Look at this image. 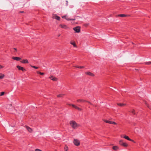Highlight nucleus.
<instances>
[{"mask_svg":"<svg viewBox=\"0 0 151 151\" xmlns=\"http://www.w3.org/2000/svg\"><path fill=\"white\" fill-rule=\"evenodd\" d=\"M4 76V75L2 73H0V79H3Z\"/></svg>","mask_w":151,"mask_h":151,"instance_id":"nucleus-20","label":"nucleus"},{"mask_svg":"<svg viewBox=\"0 0 151 151\" xmlns=\"http://www.w3.org/2000/svg\"><path fill=\"white\" fill-rule=\"evenodd\" d=\"M145 63L146 65H150L151 64V62H147Z\"/></svg>","mask_w":151,"mask_h":151,"instance_id":"nucleus-27","label":"nucleus"},{"mask_svg":"<svg viewBox=\"0 0 151 151\" xmlns=\"http://www.w3.org/2000/svg\"><path fill=\"white\" fill-rule=\"evenodd\" d=\"M129 141H132L134 143H135V142L134 141V140H133L131 139H130V140H129Z\"/></svg>","mask_w":151,"mask_h":151,"instance_id":"nucleus-33","label":"nucleus"},{"mask_svg":"<svg viewBox=\"0 0 151 151\" xmlns=\"http://www.w3.org/2000/svg\"><path fill=\"white\" fill-rule=\"evenodd\" d=\"M85 74L86 75H89L92 76H94V75L92 73L90 72H85Z\"/></svg>","mask_w":151,"mask_h":151,"instance_id":"nucleus-7","label":"nucleus"},{"mask_svg":"<svg viewBox=\"0 0 151 151\" xmlns=\"http://www.w3.org/2000/svg\"><path fill=\"white\" fill-rule=\"evenodd\" d=\"M70 43L71 44V45H72L73 46H74V47H76V43H75V42H70Z\"/></svg>","mask_w":151,"mask_h":151,"instance_id":"nucleus-19","label":"nucleus"},{"mask_svg":"<svg viewBox=\"0 0 151 151\" xmlns=\"http://www.w3.org/2000/svg\"><path fill=\"white\" fill-rule=\"evenodd\" d=\"M64 95V94H60L57 96L58 97H62Z\"/></svg>","mask_w":151,"mask_h":151,"instance_id":"nucleus-22","label":"nucleus"},{"mask_svg":"<svg viewBox=\"0 0 151 151\" xmlns=\"http://www.w3.org/2000/svg\"><path fill=\"white\" fill-rule=\"evenodd\" d=\"M123 137L125 139L128 140H130V139L129 137L127 136H126V135H125V136H124Z\"/></svg>","mask_w":151,"mask_h":151,"instance_id":"nucleus-21","label":"nucleus"},{"mask_svg":"<svg viewBox=\"0 0 151 151\" xmlns=\"http://www.w3.org/2000/svg\"><path fill=\"white\" fill-rule=\"evenodd\" d=\"M146 105L147 106V107H148L149 108H150V109H151V108H150V106H149L148 105V104H146Z\"/></svg>","mask_w":151,"mask_h":151,"instance_id":"nucleus-38","label":"nucleus"},{"mask_svg":"<svg viewBox=\"0 0 151 151\" xmlns=\"http://www.w3.org/2000/svg\"><path fill=\"white\" fill-rule=\"evenodd\" d=\"M12 59L14 60H15L17 61H19L21 59V58L17 57H12Z\"/></svg>","mask_w":151,"mask_h":151,"instance_id":"nucleus-9","label":"nucleus"},{"mask_svg":"<svg viewBox=\"0 0 151 151\" xmlns=\"http://www.w3.org/2000/svg\"><path fill=\"white\" fill-rule=\"evenodd\" d=\"M104 121L106 123H109V124H110L111 123V121H109V120H104Z\"/></svg>","mask_w":151,"mask_h":151,"instance_id":"nucleus-26","label":"nucleus"},{"mask_svg":"<svg viewBox=\"0 0 151 151\" xmlns=\"http://www.w3.org/2000/svg\"><path fill=\"white\" fill-rule=\"evenodd\" d=\"M76 109H77L79 110H81V109L79 108L78 107V106H76L75 108Z\"/></svg>","mask_w":151,"mask_h":151,"instance_id":"nucleus-29","label":"nucleus"},{"mask_svg":"<svg viewBox=\"0 0 151 151\" xmlns=\"http://www.w3.org/2000/svg\"><path fill=\"white\" fill-rule=\"evenodd\" d=\"M26 127L28 131H29V132H32V130L31 128L27 126H26Z\"/></svg>","mask_w":151,"mask_h":151,"instance_id":"nucleus-11","label":"nucleus"},{"mask_svg":"<svg viewBox=\"0 0 151 151\" xmlns=\"http://www.w3.org/2000/svg\"><path fill=\"white\" fill-rule=\"evenodd\" d=\"M0 96H3V95L4 94V92H2L0 93Z\"/></svg>","mask_w":151,"mask_h":151,"instance_id":"nucleus-31","label":"nucleus"},{"mask_svg":"<svg viewBox=\"0 0 151 151\" xmlns=\"http://www.w3.org/2000/svg\"><path fill=\"white\" fill-rule=\"evenodd\" d=\"M74 67H76V68H80V69L83 68H84V66H78V65H76V66H75Z\"/></svg>","mask_w":151,"mask_h":151,"instance_id":"nucleus-18","label":"nucleus"},{"mask_svg":"<svg viewBox=\"0 0 151 151\" xmlns=\"http://www.w3.org/2000/svg\"><path fill=\"white\" fill-rule=\"evenodd\" d=\"M53 17L55 19L58 20H59L60 19V17L59 16L57 15H55Z\"/></svg>","mask_w":151,"mask_h":151,"instance_id":"nucleus-15","label":"nucleus"},{"mask_svg":"<svg viewBox=\"0 0 151 151\" xmlns=\"http://www.w3.org/2000/svg\"><path fill=\"white\" fill-rule=\"evenodd\" d=\"M14 49L15 50V51H14V52H17V49L16 48H14Z\"/></svg>","mask_w":151,"mask_h":151,"instance_id":"nucleus-36","label":"nucleus"},{"mask_svg":"<svg viewBox=\"0 0 151 151\" xmlns=\"http://www.w3.org/2000/svg\"><path fill=\"white\" fill-rule=\"evenodd\" d=\"M117 104L120 106H123L126 105L125 104H122L121 103H117Z\"/></svg>","mask_w":151,"mask_h":151,"instance_id":"nucleus-13","label":"nucleus"},{"mask_svg":"<svg viewBox=\"0 0 151 151\" xmlns=\"http://www.w3.org/2000/svg\"><path fill=\"white\" fill-rule=\"evenodd\" d=\"M66 2H67V3H68V1H67Z\"/></svg>","mask_w":151,"mask_h":151,"instance_id":"nucleus-44","label":"nucleus"},{"mask_svg":"<svg viewBox=\"0 0 151 151\" xmlns=\"http://www.w3.org/2000/svg\"><path fill=\"white\" fill-rule=\"evenodd\" d=\"M20 62L23 63H29L28 60L27 59H23Z\"/></svg>","mask_w":151,"mask_h":151,"instance_id":"nucleus-10","label":"nucleus"},{"mask_svg":"<svg viewBox=\"0 0 151 151\" xmlns=\"http://www.w3.org/2000/svg\"><path fill=\"white\" fill-rule=\"evenodd\" d=\"M3 68V67L2 65H0V68L1 69Z\"/></svg>","mask_w":151,"mask_h":151,"instance_id":"nucleus-39","label":"nucleus"},{"mask_svg":"<svg viewBox=\"0 0 151 151\" xmlns=\"http://www.w3.org/2000/svg\"><path fill=\"white\" fill-rule=\"evenodd\" d=\"M17 67L18 68V70H22V71H25L26 70L23 67H21L19 65H17Z\"/></svg>","mask_w":151,"mask_h":151,"instance_id":"nucleus-5","label":"nucleus"},{"mask_svg":"<svg viewBox=\"0 0 151 151\" xmlns=\"http://www.w3.org/2000/svg\"><path fill=\"white\" fill-rule=\"evenodd\" d=\"M117 16L121 17H125L127 16V15L124 14H119Z\"/></svg>","mask_w":151,"mask_h":151,"instance_id":"nucleus-16","label":"nucleus"},{"mask_svg":"<svg viewBox=\"0 0 151 151\" xmlns=\"http://www.w3.org/2000/svg\"><path fill=\"white\" fill-rule=\"evenodd\" d=\"M45 73H41V72H40V74L41 75H44Z\"/></svg>","mask_w":151,"mask_h":151,"instance_id":"nucleus-34","label":"nucleus"},{"mask_svg":"<svg viewBox=\"0 0 151 151\" xmlns=\"http://www.w3.org/2000/svg\"><path fill=\"white\" fill-rule=\"evenodd\" d=\"M30 66L31 67L34 68L35 69H37L38 68V67H37L35 66L30 65Z\"/></svg>","mask_w":151,"mask_h":151,"instance_id":"nucleus-25","label":"nucleus"},{"mask_svg":"<svg viewBox=\"0 0 151 151\" xmlns=\"http://www.w3.org/2000/svg\"><path fill=\"white\" fill-rule=\"evenodd\" d=\"M110 123H111L110 124H114L115 125H116V123L114 122L111 121Z\"/></svg>","mask_w":151,"mask_h":151,"instance_id":"nucleus-30","label":"nucleus"},{"mask_svg":"<svg viewBox=\"0 0 151 151\" xmlns=\"http://www.w3.org/2000/svg\"><path fill=\"white\" fill-rule=\"evenodd\" d=\"M86 102H88V103H89V104H92L90 102H89V101H86Z\"/></svg>","mask_w":151,"mask_h":151,"instance_id":"nucleus-37","label":"nucleus"},{"mask_svg":"<svg viewBox=\"0 0 151 151\" xmlns=\"http://www.w3.org/2000/svg\"><path fill=\"white\" fill-rule=\"evenodd\" d=\"M59 27L65 29H66L68 28V27L65 24H60L59 25Z\"/></svg>","mask_w":151,"mask_h":151,"instance_id":"nucleus-8","label":"nucleus"},{"mask_svg":"<svg viewBox=\"0 0 151 151\" xmlns=\"http://www.w3.org/2000/svg\"><path fill=\"white\" fill-rule=\"evenodd\" d=\"M112 148L114 150L117 151L119 149V147L117 146H115L113 147Z\"/></svg>","mask_w":151,"mask_h":151,"instance_id":"nucleus-14","label":"nucleus"},{"mask_svg":"<svg viewBox=\"0 0 151 151\" xmlns=\"http://www.w3.org/2000/svg\"><path fill=\"white\" fill-rule=\"evenodd\" d=\"M67 16H66V15H65V16H63V17H62V18H65H65H67Z\"/></svg>","mask_w":151,"mask_h":151,"instance_id":"nucleus-35","label":"nucleus"},{"mask_svg":"<svg viewBox=\"0 0 151 151\" xmlns=\"http://www.w3.org/2000/svg\"><path fill=\"white\" fill-rule=\"evenodd\" d=\"M69 106H72L73 107V108H75L76 106L74 104H68Z\"/></svg>","mask_w":151,"mask_h":151,"instance_id":"nucleus-28","label":"nucleus"},{"mask_svg":"<svg viewBox=\"0 0 151 151\" xmlns=\"http://www.w3.org/2000/svg\"><path fill=\"white\" fill-rule=\"evenodd\" d=\"M77 101L78 102H86V100L83 99H79L77 100Z\"/></svg>","mask_w":151,"mask_h":151,"instance_id":"nucleus-12","label":"nucleus"},{"mask_svg":"<svg viewBox=\"0 0 151 151\" xmlns=\"http://www.w3.org/2000/svg\"><path fill=\"white\" fill-rule=\"evenodd\" d=\"M35 151H42V150L38 149H36L35 150Z\"/></svg>","mask_w":151,"mask_h":151,"instance_id":"nucleus-32","label":"nucleus"},{"mask_svg":"<svg viewBox=\"0 0 151 151\" xmlns=\"http://www.w3.org/2000/svg\"><path fill=\"white\" fill-rule=\"evenodd\" d=\"M64 150L65 151H68V148L67 146L65 145L64 147Z\"/></svg>","mask_w":151,"mask_h":151,"instance_id":"nucleus-24","label":"nucleus"},{"mask_svg":"<svg viewBox=\"0 0 151 151\" xmlns=\"http://www.w3.org/2000/svg\"><path fill=\"white\" fill-rule=\"evenodd\" d=\"M119 144L124 147H127L128 146V144L125 142H124L122 140L119 141Z\"/></svg>","mask_w":151,"mask_h":151,"instance_id":"nucleus-2","label":"nucleus"},{"mask_svg":"<svg viewBox=\"0 0 151 151\" xmlns=\"http://www.w3.org/2000/svg\"><path fill=\"white\" fill-rule=\"evenodd\" d=\"M49 78L54 81H56L58 80V78L53 76H51Z\"/></svg>","mask_w":151,"mask_h":151,"instance_id":"nucleus-6","label":"nucleus"},{"mask_svg":"<svg viewBox=\"0 0 151 151\" xmlns=\"http://www.w3.org/2000/svg\"><path fill=\"white\" fill-rule=\"evenodd\" d=\"M80 27L79 26H77L73 28V29L77 33H79L80 32Z\"/></svg>","mask_w":151,"mask_h":151,"instance_id":"nucleus-3","label":"nucleus"},{"mask_svg":"<svg viewBox=\"0 0 151 151\" xmlns=\"http://www.w3.org/2000/svg\"><path fill=\"white\" fill-rule=\"evenodd\" d=\"M130 112H131L134 115H136L137 114L135 112V111L134 109H133L132 110H131L130 111Z\"/></svg>","mask_w":151,"mask_h":151,"instance_id":"nucleus-17","label":"nucleus"},{"mask_svg":"<svg viewBox=\"0 0 151 151\" xmlns=\"http://www.w3.org/2000/svg\"><path fill=\"white\" fill-rule=\"evenodd\" d=\"M65 19L68 20H72L74 21L75 20V19H69V18H65Z\"/></svg>","mask_w":151,"mask_h":151,"instance_id":"nucleus-23","label":"nucleus"},{"mask_svg":"<svg viewBox=\"0 0 151 151\" xmlns=\"http://www.w3.org/2000/svg\"><path fill=\"white\" fill-rule=\"evenodd\" d=\"M8 105L10 107L12 106L11 104H9Z\"/></svg>","mask_w":151,"mask_h":151,"instance_id":"nucleus-41","label":"nucleus"},{"mask_svg":"<svg viewBox=\"0 0 151 151\" xmlns=\"http://www.w3.org/2000/svg\"><path fill=\"white\" fill-rule=\"evenodd\" d=\"M40 72L39 71H37V74H40Z\"/></svg>","mask_w":151,"mask_h":151,"instance_id":"nucleus-40","label":"nucleus"},{"mask_svg":"<svg viewBox=\"0 0 151 151\" xmlns=\"http://www.w3.org/2000/svg\"><path fill=\"white\" fill-rule=\"evenodd\" d=\"M19 12L20 13H23V12H24L23 11H20Z\"/></svg>","mask_w":151,"mask_h":151,"instance_id":"nucleus-42","label":"nucleus"},{"mask_svg":"<svg viewBox=\"0 0 151 151\" xmlns=\"http://www.w3.org/2000/svg\"><path fill=\"white\" fill-rule=\"evenodd\" d=\"M73 143L76 146H78L80 145V141L77 139H74L73 141Z\"/></svg>","mask_w":151,"mask_h":151,"instance_id":"nucleus-4","label":"nucleus"},{"mask_svg":"<svg viewBox=\"0 0 151 151\" xmlns=\"http://www.w3.org/2000/svg\"><path fill=\"white\" fill-rule=\"evenodd\" d=\"M60 34H59V35H58V37H59V36H60Z\"/></svg>","mask_w":151,"mask_h":151,"instance_id":"nucleus-43","label":"nucleus"},{"mask_svg":"<svg viewBox=\"0 0 151 151\" xmlns=\"http://www.w3.org/2000/svg\"><path fill=\"white\" fill-rule=\"evenodd\" d=\"M70 125L74 129L77 127V123L74 121H71L70 123Z\"/></svg>","mask_w":151,"mask_h":151,"instance_id":"nucleus-1","label":"nucleus"}]
</instances>
